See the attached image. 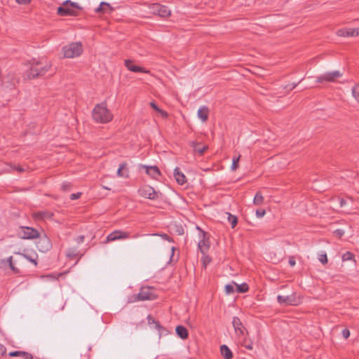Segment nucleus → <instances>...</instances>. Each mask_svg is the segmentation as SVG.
Segmentation results:
<instances>
[{
  "mask_svg": "<svg viewBox=\"0 0 359 359\" xmlns=\"http://www.w3.org/2000/svg\"><path fill=\"white\" fill-rule=\"evenodd\" d=\"M29 67L23 74L24 80H32L46 74L51 67V64L33 58L29 62Z\"/></svg>",
  "mask_w": 359,
  "mask_h": 359,
  "instance_id": "obj_1",
  "label": "nucleus"
},
{
  "mask_svg": "<svg viewBox=\"0 0 359 359\" xmlns=\"http://www.w3.org/2000/svg\"><path fill=\"white\" fill-rule=\"evenodd\" d=\"M93 118L96 122L107 123L112 119V115L105 103L97 104L93 110Z\"/></svg>",
  "mask_w": 359,
  "mask_h": 359,
  "instance_id": "obj_2",
  "label": "nucleus"
},
{
  "mask_svg": "<svg viewBox=\"0 0 359 359\" xmlns=\"http://www.w3.org/2000/svg\"><path fill=\"white\" fill-rule=\"evenodd\" d=\"M64 57L73 58L79 56L83 53V45L81 42H72L62 48Z\"/></svg>",
  "mask_w": 359,
  "mask_h": 359,
  "instance_id": "obj_3",
  "label": "nucleus"
},
{
  "mask_svg": "<svg viewBox=\"0 0 359 359\" xmlns=\"http://www.w3.org/2000/svg\"><path fill=\"white\" fill-rule=\"evenodd\" d=\"M73 8L81 9V8L77 3L66 0L63 2L62 6L57 8V13L60 16H76L77 12Z\"/></svg>",
  "mask_w": 359,
  "mask_h": 359,
  "instance_id": "obj_4",
  "label": "nucleus"
},
{
  "mask_svg": "<svg viewBox=\"0 0 359 359\" xmlns=\"http://www.w3.org/2000/svg\"><path fill=\"white\" fill-rule=\"evenodd\" d=\"M156 295L151 292L150 287H142L138 294H133L129 297L128 302L130 303L139 301L153 300Z\"/></svg>",
  "mask_w": 359,
  "mask_h": 359,
  "instance_id": "obj_5",
  "label": "nucleus"
},
{
  "mask_svg": "<svg viewBox=\"0 0 359 359\" xmlns=\"http://www.w3.org/2000/svg\"><path fill=\"white\" fill-rule=\"evenodd\" d=\"M17 236L21 239L32 240L39 237V232L37 229L29 226H20L16 232Z\"/></svg>",
  "mask_w": 359,
  "mask_h": 359,
  "instance_id": "obj_6",
  "label": "nucleus"
},
{
  "mask_svg": "<svg viewBox=\"0 0 359 359\" xmlns=\"http://www.w3.org/2000/svg\"><path fill=\"white\" fill-rule=\"evenodd\" d=\"M277 302L282 306H297L302 302L300 297L297 296L296 292H292L291 294L286 296L278 295Z\"/></svg>",
  "mask_w": 359,
  "mask_h": 359,
  "instance_id": "obj_7",
  "label": "nucleus"
},
{
  "mask_svg": "<svg viewBox=\"0 0 359 359\" xmlns=\"http://www.w3.org/2000/svg\"><path fill=\"white\" fill-rule=\"evenodd\" d=\"M138 194L140 196L149 198L151 200H156L161 196L160 192H157L154 189L149 185H144L138 189Z\"/></svg>",
  "mask_w": 359,
  "mask_h": 359,
  "instance_id": "obj_8",
  "label": "nucleus"
},
{
  "mask_svg": "<svg viewBox=\"0 0 359 359\" xmlns=\"http://www.w3.org/2000/svg\"><path fill=\"white\" fill-rule=\"evenodd\" d=\"M342 76V73L339 71L327 72L316 78V83L334 82L338 78Z\"/></svg>",
  "mask_w": 359,
  "mask_h": 359,
  "instance_id": "obj_9",
  "label": "nucleus"
},
{
  "mask_svg": "<svg viewBox=\"0 0 359 359\" xmlns=\"http://www.w3.org/2000/svg\"><path fill=\"white\" fill-rule=\"evenodd\" d=\"M152 13L157 15L161 18H168L170 15V11L167 6L161 5L159 4H154L151 6Z\"/></svg>",
  "mask_w": 359,
  "mask_h": 359,
  "instance_id": "obj_10",
  "label": "nucleus"
},
{
  "mask_svg": "<svg viewBox=\"0 0 359 359\" xmlns=\"http://www.w3.org/2000/svg\"><path fill=\"white\" fill-rule=\"evenodd\" d=\"M36 248L40 252H46L52 248L51 241L46 235L39 236V241L36 242Z\"/></svg>",
  "mask_w": 359,
  "mask_h": 359,
  "instance_id": "obj_11",
  "label": "nucleus"
},
{
  "mask_svg": "<svg viewBox=\"0 0 359 359\" xmlns=\"http://www.w3.org/2000/svg\"><path fill=\"white\" fill-rule=\"evenodd\" d=\"M129 238V233L126 231L120 230L114 231L107 236V239L104 243H109L120 239H126Z\"/></svg>",
  "mask_w": 359,
  "mask_h": 359,
  "instance_id": "obj_12",
  "label": "nucleus"
},
{
  "mask_svg": "<svg viewBox=\"0 0 359 359\" xmlns=\"http://www.w3.org/2000/svg\"><path fill=\"white\" fill-rule=\"evenodd\" d=\"M339 36H359V27L357 28H342L337 32Z\"/></svg>",
  "mask_w": 359,
  "mask_h": 359,
  "instance_id": "obj_13",
  "label": "nucleus"
},
{
  "mask_svg": "<svg viewBox=\"0 0 359 359\" xmlns=\"http://www.w3.org/2000/svg\"><path fill=\"white\" fill-rule=\"evenodd\" d=\"M142 167L145 169L146 173L154 180H157L161 175L159 168L156 165L148 166L143 165Z\"/></svg>",
  "mask_w": 359,
  "mask_h": 359,
  "instance_id": "obj_14",
  "label": "nucleus"
},
{
  "mask_svg": "<svg viewBox=\"0 0 359 359\" xmlns=\"http://www.w3.org/2000/svg\"><path fill=\"white\" fill-rule=\"evenodd\" d=\"M233 327L237 335H243L245 330L241 320L238 317H233L232 320Z\"/></svg>",
  "mask_w": 359,
  "mask_h": 359,
  "instance_id": "obj_15",
  "label": "nucleus"
},
{
  "mask_svg": "<svg viewBox=\"0 0 359 359\" xmlns=\"http://www.w3.org/2000/svg\"><path fill=\"white\" fill-rule=\"evenodd\" d=\"M203 238L198 242V247L203 255L207 253L210 248L209 238H206V233L203 232Z\"/></svg>",
  "mask_w": 359,
  "mask_h": 359,
  "instance_id": "obj_16",
  "label": "nucleus"
},
{
  "mask_svg": "<svg viewBox=\"0 0 359 359\" xmlns=\"http://www.w3.org/2000/svg\"><path fill=\"white\" fill-rule=\"evenodd\" d=\"M173 175L177 183L180 185H183L187 182L186 176L180 171V169L178 167L175 168Z\"/></svg>",
  "mask_w": 359,
  "mask_h": 359,
  "instance_id": "obj_17",
  "label": "nucleus"
},
{
  "mask_svg": "<svg viewBox=\"0 0 359 359\" xmlns=\"http://www.w3.org/2000/svg\"><path fill=\"white\" fill-rule=\"evenodd\" d=\"M125 65L127 67V69L131 72H146V70L144 68L133 65V62L130 60H125Z\"/></svg>",
  "mask_w": 359,
  "mask_h": 359,
  "instance_id": "obj_18",
  "label": "nucleus"
},
{
  "mask_svg": "<svg viewBox=\"0 0 359 359\" xmlns=\"http://www.w3.org/2000/svg\"><path fill=\"white\" fill-rule=\"evenodd\" d=\"M147 320H148V323H149V325H150V324H155V327H156L157 330H158V331H159V332H160V334H161H161H167L168 330H167L165 327H162V326L160 325L159 322H158V321H157V320H156L154 318H153L151 317V315H149V316H148V317H147Z\"/></svg>",
  "mask_w": 359,
  "mask_h": 359,
  "instance_id": "obj_19",
  "label": "nucleus"
},
{
  "mask_svg": "<svg viewBox=\"0 0 359 359\" xmlns=\"http://www.w3.org/2000/svg\"><path fill=\"white\" fill-rule=\"evenodd\" d=\"M198 117L203 122H205L208 118L209 109L206 106L201 107L197 112Z\"/></svg>",
  "mask_w": 359,
  "mask_h": 359,
  "instance_id": "obj_20",
  "label": "nucleus"
},
{
  "mask_svg": "<svg viewBox=\"0 0 359 359\" xmlns=\"http://www.w3.org/2000/svg\"><path fill=\"white\" fill-rule=\"evenodd\" d=\"M8 355L10 357H22L24 359H33V355L26 351H11L8 353Z\"/></svg>",
  "mask_w": 359,
  "mask_h": 359,
  "instance_id": "obj_21",
  "label": "nucleus"
},
{
  "mask_svg": "<svg viewBox=\"0 0 359 359\" xmlns=\"http://www.w3.org/2000/svg\"><path fill=\"white\" fill-rule=\"evenodd\" d=\"M175 332L177 336L182 339H186L189 337L188 330L183 325H177L175 328Z\"/></svg>",
  "mask_w": 359,
  "mask_h": 359,
  "instance_id": "obj_22",
  "label": "nucleus"
},
{
  "mask_svg": "<svg viewBox=\"0 0 359 359\" xmlns=\"http://www.w3.org/2000/svg\"><path fill=\"white\" fill-rule=\"evenodd\" d=\"M66 256L71 259L79 256V259L77 260V262H78L82 257L83 254L79 255V252L78 251L77 248L75 247H72V248H69L67 250Z\"/></svg>",
  "mask_w": 359,
  "mask_h": 359,
  "instance_id": "obj_23",
  "label": "nucleus"
},
{
  "mask_svg": "<svg viewBox=\"0 0 359 359\" xmlns=\"http://www.w3.org/2000/svg\"><path fill=\"white\" fill-rule=\"evenodd\" d=\"M220 353L224 359H231L233 358L232 351L225 344H223L220 346Z\"/></svg>",
  "mask_w": 359,
  "mask_h": 359,
  "instance_id": "obj_24",
  "label": "nucleus"
},
{
  "mask_svg": "<svg viewBox=\"0 0 359 359\" xmlns=\"http://www.w3.org/2000/svg\"><path fill=\"white\" fill-rule=\"evenodd\" d=\"M191 145L194 147V151L198 153L200 155H203L205 150L208 149L207 146H202L201 143L196 142H192Z\"/></svg>",
  "mask_w": 359,
  "mask_h": 359,
  "instance_id": "obj_25",
  "label": "nucleus"
},
{
  "mask_svg": "<svg viewBox=\"0 0 359 359\" xmlns=\"http://www.w3.org/2000/svg\"><path fill=\"white\" fill-rule=\"evenodd\" d=\"M126 165H127L126 163H121L119 165V167L117 170V175L118 177H128V169H126Z\"/></svg>",
  "mask_w": 359,
  "mask_h": 359,
  "instance_id": "obj_26",
  "label": "nucleus"
},
{
  "mask_svg": "<svg viewBox=\"0 0 359 359\" xmlns=\"http://www.w3.org/2000/svg\"><path fill=\"white\" fill-rule=\"evenodd\" d=\"M35 216L36 218L41 219H51L53 216V213L48 211H39L35 213Z\"/></svg>",
  "mask_w": 359,
  "mask_h": 359,
  "instance_id": "obj_27",
  "label": "nucleus"
},
{
  "mask_svg": "<svg viewBox=\"0 0 359 359\" xmlns=\"http://www.w3.org/2000/svg\"><path fill=\"white\" fill-rule=\"evenodd\" d=\"M233 285L236 286V292L238 293H245L247 292L249 290V287L247 283H243L241 285L237 284L234 281H233Z\"/></svg>",
  "mask_w": 359,
  "mask_h": 359,
  "instance_id": "obj_28",
  "label": "nucleus"
},
{
  "mask_svg": "<svg viewBox=\"0 0 359 359\" xmlns=\"http://www.w3.org/2000/svg\"><path fill=\"white\" fill-rule=\"evenodd\" d=\"M264 198L261 191H257L254 197L253 203L256 205H260L264 203Z\"/></svg>",
  "mask_w": 359,
  "mask_h": 359,
  "instance_id": "obj_29",
  "label": "nucleus"
},
{
  "mask_svg": "<svg viewBox=\"0 0 359 359\" xmlns=\"http://www.w3.org/2000/svg\"><path fill=\"white\" fill-rule=\"evenodd\" d=\"M109 8L110 11L112 10L110 4L107 2H101L100 6L95 9V12L97 13H105L106 8Z\"/></svg>",
  "mask_w": 359,
  "mask_h": 359,
  "instance_id": "obj_30",
  "label": "nucleus"
},
{
  "mask_svg": "<svg viewBox=\"0 0 359 359\" xmlns=\"http://www.w3.org/2000/svg\"><path fill=\"white\" fill-rule=\"evenodd\" d=\"M8 259H10V262H8V264H7L8 268H9L13 271V273L15 274L20 273V269L18 268H17L13 262V257L12 256L9 257L8 258Z\"/></svg>",
  "mask_w": 359,
  "mask_h": 359,
  "instance_id": "obj_31",
  "label": "nucleus"
},
{
  "mask_svg": "<svg viewBox=\"0 0 359 359\" xmlns=\"http://www.w3.org/2000/svg\"><path fill=\"white\" fill-rule=\"evenodd\" d=\"M228 221L231 224V228H234L238 223V218L236 216L228 213Z\"/></svg>",
  "mask_w": 359,
  "mask_h": 359,
  "instance_id": "obj_32",
  "label": "nucleus"
},
{
  "mask_svg": "<svg viewBox=\"0 0 359 359\" xmlns=\"http://www.w3.org/2000/svg\"><path fill=\"white\" fill-rule=\"evenodd\" d=\"M341 259L344 262L353 260L354 259V255L351 252L348 251L342 255Z\"/></svg>",
  "mask_w": 359,
  "mask_h": 359,
  "instance_id": "obj_33",
  "label": "nucleus"
},
{
  "mask_svg": "<svg viewBox=\"0 0 359 359\" xmlns=\"http://www.w3.org/2000/svg\"><path fill=\"white\" fill-rule=\"evenodd\" d=\"M234 285L233 283L225 285L224 290L226 294H231L234 292Z\"/></svg>",
  "mask_w": 359,
  "mask_h": 359,
  "instance_id": "obj_34",
  "label": "nucleus"
},
{
  "mask_svg": "<svg viewBox=\"0 0 359 359\" xmlns=\"http://www.w3.org/2000/svg\"><path fill=\"white\" fill-rule=\"evenodd\" d=\"M18 254L22 255L25 259L29 260L30 262L33 263L35 266L37 265V261H36V258L38 257L37 255H36V257L35 258H33L31 256L25 255V254H22V253H20V252H18Z\"/></svg>",
  "mask_w": 359,
  "mask_h": 359,
  "instance_id": "obj_35",
  "label": "nucleus"
},
{
  "mask_svg": "<svg viewBox=\"0 0 359 359\" xmlns=\"http://www.w3.org/2000/svg\"><path fill=\"white\" fill-rule=\"evenodd\" d=\"M352 93L355 100L359 102V85H355L353 87Z\"/></svg>",
  "mask_w": 359,
  "mask_h": 359,
  "instance_id": "obj_36",
  "label": "nucleus"
},
{
  "mask_svg": "<svg viewBox=\"0 0 359 359\" xmlns=\"http://www.w3.org/2000/svg\"><path fill=\"white\" fill-rule=\"evenodd\" d=\"M8 262H10V259H0V269L6 271L8 269Z\"/></svg>",
  "mask_w": 359,
  "mask_h": 359,
  "instance_id": "obj_37",
  "label": "nucleus"
},
{
  "mask_svg": "<svg viewBox=\"0 0 359 359\" xmlns=\"http://www.w3.org/2000/svg\"><path fill=\"white\" fill-rule=\"evenodd\" d=\"M252 345V342L251 341H248L247 339H245L242 344V346H244L248 350H252L253 348Z\"/></svg>",
  "mask_w": 359,
  "mask_h": 359,
  "instance_id": "obj_38",
  "label": "nucleus"
},
{
  "mask_svg": "<svg viewBox=\"0 0 359 359\" xmlns=\"http://www.w3.org/2000/svg\"><path fill=\"white\" fill-rule=\"evenodd\" d=\"M203 255L202 257L203 264V266L205 268H206L207 265L210 263L212 259L209 256L206 255V254Z\"/></svg>",
  "mask_w": 359,
  "mask_h": 359,
  "instance_id": "obj_39",
  "label": "nucleus"
},
{
  "mask_svg": "<svg viewBox=\"0 0 359 359\" xmlns=\"http://www.w3.org/2000/svg\"><path fill=\"white\" fill-rule=\"evenodd\" d=\"M240 156L237 158H233L232 165H231V170H236L238 167V161H239Z\"/></svg>",
  "mask_w": 359,
  "mask_h": 359,
  "instance_id": "obj_40",
  "label": "nucleus"
},
{
  "mask_svg": "<svg viewBox=\"0 0 359 359\" xmlns=\"http://www.w3.org/2000/svg\"><path fill=\"white\" fill-rule=\"evenodd\" d=\"M71 188H72V184L69 182H64L62 184V189L64 191H70Z\"/></svg>",
  "mask_w": 359,
  "mask_h": 359,
  "instance_id": "obj_41",
  "label": "nucleus"
},
{
  "mask_svg": "<svg viewBox=\"0 0 359 359\" xmlns=\"http://www.w3.org/2000/svg\"><path fill=\"white\" fill-rule=\"evenodd\" d=\"M333 233H334V236H336L337 237L341 238L344 234V231L341 229H336L335 231H334Z\"/></svg>",
  "mask_w": 359,
  "mask_h": 359,
  "instance_id": "obj_42",
  "label": "nucleus"
},
{
  "mask_svg": "<svg viewBox=\"0 0 359 359\" xmlns=\"http://www.w3.org/2000/svg\"><path fill=\"white\" fill-rule=\"evenodd\" d=\"M318 259L323 264L327 263V257L325 253L320 255Z\"/></svg>",
  "mask_w": 359,
  "mask_h": 359,
  "instance_id": "obj_43",
  "label": "nucleus"
},
{
  "mask_svg": "<svg viewBox=\"0 0 359 359\" xmlns=\"http://www.w3.org/2000/svg\"><path fill=\"white\" fill-rule=\"evenodd\" d=\"M297 84H298V83H292L291 84H288V85L284 86V89L287 90H292L294 88H296Z\"/></svg>",
  "mask_w": 359,
  "mask_h": 359,
  "instance_id": "obj_44",
  "label": "nucleus"
},
{
  "mask_svg": "<svg viewBox=\"0 0 359 359\" xmlns=\"http://www.w3.org/2000/svg\"><path fill=\"white\" fill-rule=\"evenodd\" d=\"M266 214V211L264 209H259L256 210V215L257 217H262Z\"/></svg>",
  "mask_w": 359,
  "mask_h": 359,
  "instance_id": "obj_45",
  "label": "nucleus"
},
{
  "mask_svg": "<svg viewBox=\"0 0 359 359\" xmlns=\"http://www.w3.org/2000/svg\"><path fill=\"white\" fill-rule=\"evenodd\" d=\"M81 196V192H77L76 194H72L69 196V198L71 200H76L78 198H79Z\"/></svg>",
  "mask_w": 359,
  "mask_h": 359,
  "instance_id": "obj_46",
  "label": "nucleus"
},
{
  "mask_svg": "<svg viewBox=\"0 0 359 359\" xmlns=\"http://www.w3.org/2000/svg\"><path fill=\"white\" fill-rule=\"evenodd\" d=\"M12 169L18 171V172H23L25 171V169L19 165L12 166Z\"/></svg>",
  "mask_w": 359,
  "mask_h": 359,
  "instance_id": "obj_47",
  "label": "nucleus"
},
{
  "mask_svg": "<svg viewBox=\"0 0 359 359\" xmlns=\"http://www.w3.org/2000/svg\"><path fill=\"white\" fill-rule=\"evenodd\" d=\"M342 336L344 339H348L350 336V331L348 329L345 328L342 330Z\"/></svg>",
  "mask_w": 359,
  "mask_h": 359,
  "instance_id": "obj_48",
  "label": "nucleus"
},
{
  "mask_svg": "<svg viewBox=\"0 0 359 359\" xmlns=\"http://www.w3.org/2000/svg\"><path fill=\"white\" fill-rule=\"evenodd\" d=\"M160 236L164 240L168 241V242H172V243L174 242L173 239L170 236H169L168 234H166V233H163V234H161Z\"/></svg>",
  "mask_w": 359,
  "mask_h": 359,
  "instance_id": "obj_49",
  "label": "nucleus"
},
{
  "mask_svg": "<svg viewBox=\"0 0 359 359\" xmlns=\"http://www.w3.org/2000/svg\"><path fill=\"white\" fill-rule=\"evenodd\" d=\"M6 353V348L2 345V344H0V355L1 356L4 355Z\"/></svg>",
  "mask_w": 359,
  "mask_h": 359,
  "instance_id": "obj_50",
  "label": "nucleus"
},
{
  "mask_svg": "<svg viewBox=\"0 0 359 359\" xmlns=\"http://www.w3.org/2000/svg\"><path fill=\"white\" fill-rule=\"evenodd\" d=\"M150 106L155 111H156L158 112V111H160V108L157 106V104L154 102H150Z\"/></svg>",
  "mask_w": 359,
  "mask_h": 359,
  "instance_id": "obj_51",
  "label": "nucleus"
},
{
  "mask_svg": "<svg viewBox=\"0 0 359 359\" xmlns=\"http://www.w3.org/2000/svg\"><path fill=\"white\" fill-rule=\"evenodd\" d=\"M84 238H85L84 236H79L75 238V241L78 243H82L84 241Z\"/></svg>",
  "mask_w": 359,
  "mask_h": 359,
  "instance_id": "obj_52",
  "label": "nucleus"
},
{
  "mask_svg": "<svg viewBox=\"0 0 359 359\" xmlns=\"http://www.w3.org/2000/svg\"><path fill=\"white\" fill-rule=\"evenodd\" d=\"M289 264L291 266H294L296 264L295 259H294V258L293 257H290V259H289Z\"/></svg>",
  "mask_w": 359,
  "mask_h": 359,
  "instance_id": "obj_53",
  "label": "nucleus"
},
{
  "mask_svg": "<svg viewBox=\"0 0 359 359\" xmlns=\"http://www.w3.org/2000/svg\"><path fill=\"white\" fill-rule=\"evenodd\" d=\"M158 112L161 114V116L163 117V118H167L168 116V114L167 111L160 109V111H158Z\"/></svg>",
  "mask_w": 359,
  "mask_h": 359,
  "instance_id": "obj_54",
  "label": "nucleus"
},
{
  "mask_svg": "<svg viewBox=\"0 0 359 359\" xmlns=\"http://www.w3.org/2000/svg\"><path fill=\"white\" fill-rule=\"evenodd\" d=\"M20 4H27L30 3L32 0H15Z\"/></svg>",
  "mask_w": 359,
  "mask_h": 359,
  "instance_id": "obj_55",
  "label": "nucleus"
},
{
  "mask_svg": "<svg viewBox=\"0 0 359 359\" xmlns=\"http://www.w3.org/2000/svg\"><path fill=\"white\" fill-rule=\"evenodd\" d=\"M339 204L340 207H344L346 204V201L342 198H340L339 199Z\"/></svg>",
  "mask_w": 359,
  "mask_h": 359,
  "instance_id": "obj_56",
  "label": "nucleus"
},
{
  "mask_svg": "<svg viewBox=\"0 0 359 359\" xmlns=\"http://www.w3.org/2000/svg\"><path fill=\"white\" fill-rule=\"evenodd\" d=\"M175 250V247H172L171 248V250H172V255H171V257L173 256V254H174V251Z\"/></svg>",
  "mask_w": 359,
  "mask_h": 359,
  "instance_id": "obj_57",
  "label": "nucleus"
},
{
  "mask_svg": "<svg viewBox=\"0 0 359 359\" xmlns=\"http://www.w3.org/2000/svg\"><path fill=\"white\" fill-rule=\"evenodd\" d=\"M178 232H179V234H180V235L184 233V231L182 229H181V230H178Z\"/></svg>",
  "mask_w": 359,
  "mask_h": 359,
  "instance_id": "obj_58",
  "label": "nucleus"
}]
</instances>
